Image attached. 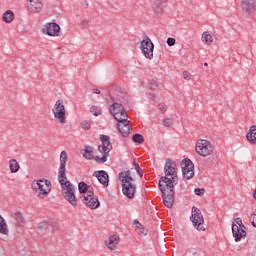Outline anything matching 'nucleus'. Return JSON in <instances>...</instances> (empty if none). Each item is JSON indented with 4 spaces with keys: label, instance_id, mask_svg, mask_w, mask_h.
Masks as SVG:
<instances>
[{
    "label": "nucleus",
    "instance_id": "f3484780",
    "mask_svg": "<svg viewBox=\"0 0 256 256\" xmlns=\"http://www.w3.org/2000/svg\"><path fill=\"white\" fill-rule=\"evenodd\" d=\"M242 11L247 15H253L256 11V2L255 0H242Z\"/></svg>",
    "mask_w": 256,
    "mask_h": 256
},
{
    "label": "nucleus",
    "instance_id": "aec40b11",
    "mask_svg": "<svg viewBox=\"0 0 256 256\" xmlns=\"http://www.w3.org/2000/svg\"><path fill=\"white\" fill-rule=\"evenodd\" d=\"M94 175L101 185H104V187H109V174H107V171L99 170L94 172Z\"/></svg>",
    "mask_w": 256,
    "mask_h": 256
},
{
    "label": "nucleus",
    "instance_id": "4be33fe9",
    "mask_svg": "<svg viewBox=\"0 0 256 256\" xmlns=\"http://www.w3.org/2000/svg\"><path fill=\"white\" fill-rule=\"evenodd\" d=\"M81 154L83 155L84 159H88V161H95V156H93V147L85 146L82 150Z\"/></svg>",
    "mask_w": 256,
    "mask_h": 256
},
{
    "label": "nucleus",
    "instance_id": "de8ad7c7",
    "mask_svg": "<svg viewBox=\"0 0 256 256\" xmlns=\"http://www.w3.org/2000/svg\"><path fill=\"white\" fill-rule=\"evenodd\" d=\"M208 65H209V64H208L207 62L204 63V67H208Z\"/></svg>",
    "mask_w": 256,
    "mask_h": 256
},
{
    "label": "nucleus",
    "instance_id": "0eeeda50",
    "mask_svg": "<svg viewBox=\"0 0 256 256\" xmlns=\"http://www.w3.org/2000/svg\"><path fill=\"white\" fill-rule=\"evenodd\" d=\"M214 150L215 148L213 147V144L208 140L199 139L196 142V153L201 157H209V155H213Z\"/></svg>",
    "mask_w": 256,
    "mask_h": 256
},
{
    "label": "nucleus",
    "instance_id": "72a5a7b5",
    "mask_svg": "<svg viewBox=\"0 0 256 256\" xmlns=\"http://www.w3.org/2000/svg\"><path fill=\"white\" fill-rule=\"evenodd\" d=\"M49 228V223L48 222H40L39 224H38V229H39V231H45V230H47Z\"/></svg>",
    "mask_w": 256,
    "mask_h": 256
},
{
    "label": "nucleus",
    "instance_id": "423d86ee",
    "mask_svg": "<svg viewBox=\"0 0 256 256\" xmlns=\"http://www.w3.org/2000/svg\"><path fill=\"white\" fill-rule=\"evenodd\" d=\"M232 235L235 238L236 243H239L241 239H245L247 237L245 225H243V220H241V218H236L232 223Z\"/></svg>",
    "mask_w": 256,
    "mask_h": 256
},
{
    "label": "nucleus",
    "instance_id": "c756f323",
    "mask_svg": "<svg viewBox=\"0 0 256 256\" xmlns=\"http://www.w3.org/2000/svg\"><path fill=\"white\" fill-rule=\"evenodd\" d=\"M132 141L133 143H138L139 145H143L145 143V138L143 135L136 133L132 136Z\"/></svg>",
    "mask_w": 256,
    "mask_h": 256
},
{
    "label": "nucleus",
    "instance_id": "4468645a",
    "mask_svg": "<svg viewBox=\"0 0 256 256\" xmlns=\"http://www.w3.org/2000/svg\"><path fill=\"white\" fill-rule=\"evenodd\" d=\"M140 49L143 55L146 57V59H153V51L155 49V45L153 44L149 37L142 40Z\"/></svg>",
    "mask_w": 256,
    "mask_h": 256
},
{
    "label": "nucleus",
    "instance_id": "9b49d317",
    "mask_svg": "<svg viewBox=\"0 0 256 256\" xmlns=\"http://www.w3.org/2000/svg\"><path fill=\"white\" fill-rule=\"evenodd\" d=\"M182 175L184 179H193L195 176V165L191 161V159H184L181 162Z\"/></svg>",
    "mask_w": 256,
    "mask_h": 256
},
{
    "label": "nucleus",
    "instance_id": "bb28decb",
    "mask_svg": "<svg viewBox=\"0 0 256 256\" xmlns=\"http://www.w3.org/2000/svg\"><path fill=\"white\" fill-rule=\"evenodd\" d=\"M14 19H15V14L11 10H7L3 14V21H5V23H12Z\"/></svg>",
    "mask_w": 256,
    "mask_h": 256
},
{
    "label": "nucleus",
    "instance_id": "f03ea898",
    "mask_svg": "<svg viewBox=\"0 0 256 256\" xmlns=\"http://www.w3.org/2000/svg\"><path fill=\"white\" fill-rule=\"evenodd\" d=\"M58 181L62 188V197L72 205L77 207V196H75V185L71 181L67 180V174H64V178L58 176Z\"/></svg>",
    "mask_w": 256,
    "mask_h": 256
},
{
    "label": "nucleus",
    "instance_id": "2eb2a0df",
    "mask_svg": "<svg viewBox=\"0 0 256 256\" xmlns=\"http://www.w3.org/2000/svg\"><path fill=\"white\" fill-rule=\"evenodd\" d=\"M112 103H120L122 105H129V94L121 87H116V96H111Z\"/></svg>",
    "mask_w": 256,
    "mask_h": 256
},
{
    "label": "nucleus",
    "instance_id": "7c9ffc66",
    "mask_svg": "<svg viewBox=\"0 0 256 256\" xmlns=\"http://www.w3.org/2000/svg\"><path fill=\"white\" fill-rule=\"evenodd\" d=\"M89 189H90V186L87 185V183L79 182V184H78L79 193H81V194L87 193V191H89Z\"/></svg>",
    "mask_w": 256,
    "mask_h": 256
},
{
    "label": "nucleus",
    "instance_id": "e433bc0d",
    "mask_svg": "<svg viewBox=\"0 0 256 256\" xmlns=\"http://www.w3.org/2000/svg\"><path fill=\"white\" fill-rule=\"evenodd\" d=\"M81 127L85 131H89V129H91V123L89 121L85 120V121L81 122Z\"/></svg>",
    "mask_w": 256,
    "mask_h": 256
},
{
    "label": "nucleus",
    "instance_id": "c85d7f7f",
    "mask_svg": "<svg viewBox=\"0 0 256 256\" xmlns=\"http://www.w3.org/2000/svg\"><path fill=\"white\" fill-rule=\"evenodd\" d=\"M202 41L206 45H211V43H213V36L211 34H209L208 32H204L202 34Z\"/></svg>",
    "mask_w": 256,
    "mask_h": 256
},
{
    "label": "nucleus",
    "instance_id": "a19ab883",
    "mask_svg": "<svg viewBox=\"0 0 256 256\" xmlns=\"http://www.w3.org/2000/svg\"><path fill=\"white\" fill-rule=\"evenodd\" d=\"M183 79H185L186 81H191V73H189L188 71H184L182 73Z\"/></svg>",
    "mask_w": 256,
    "mask_h": 256
},
{
    "label": "nucleus",
    "instance_id": "ddd939ff",
    "mask_svg": "<svg viewBox=\"0 0 256 256\" xmlns=\"http://www.w3.org/2000/svg\"><path fill=\"white\" fill-rule=\"evenodd\" d=\"M42 33L49 37H59L61 35V26L55 22L46 23L42 27Z\"/></svg>",
    "mask_w": 256,
    "mask_h": 256
},
{
    "label": "nucleus",
    "instance_id": "cd10ccee",
    "mask_svg": "<svg viewBox=\"0 0 256 256\" xmlns=\"http://www.w3.org/2000/svg\"><path fill=\"white\" fill-rule=\"evenodd\" d=\"M134 226H135V230L138 231V233H140L141 235H147V229L143 227L142 223H140L137 220H134Z\"/></svg>",
    "mask_w": 256,
    "mask_h": 256
},
{
    "label": "nucleus",
    "instance_id": "b1692460",
    "mask_svg": "<svg viewBox=\"0 0 256 256\" xmlns=\"http://www.w3.org/2000/svg\"><path fill=\"white\" fill-rule=\"evenodd\" d=\"M249 143L256 145V125L251 126L249 132L246 135Z\"/></svg>",
    "mask_w": 256,
    "mask_h": 256
},
{
    "label": "nucleus",
    "instance_id": "2f4dec72",
    "mask_svg": "<svg viewBox=\"0 0 256 256\" xmlns=\"http://www.w3.org/2000/svg\"><path fill=\"white\" fill-rule=\"evenodd\" d=\"M90 113H92V115H94V117H99V115H101V113H102L101 107L92 106L90 108Z\"/></svg>",
    "mask_w": 256,
    "mask_h": 256
},
{
    "label": "nucleus",
    "instance_id": "a211bd4d",
    "mask_svg": "<svg viewBox=\"0 0 256 256\" xmlns=\"http://www.w3.org/2000/svg\"><path fill=\"white\" fill-rule=\"evenodd\" d=\"M67 159H68L67 152L62 151L60 153V166H59V169H58V176L63 177V178H65V175H67L65 173L66 165H67Z\"/></svg>",
    "mask_w": 256,
    "mask_h": 256
},
{
    "label": "nucleus",
    "instance_id": "20e7f679",
    "mask_svg": "<svg viewBox=\"0 0 256 256\" xmlns=\"http://www.w3.org/2000/svg\"><path fill=\"white\" fill-rule=\"evenodd\" d=\"M100 141L102 145L98 146L99 153H102V157L99 156L95 157V161L97 163H107V158L109 157V153L113 150V144H111V137L107 135H100Z\"/></svg>",
    "mask_w": 256,
    "mask_h": 256
},
{
    "label": "nucleus",
    "instance_id": "79ce46f5",
    "mask_svg": "<svg viewBox=\"0 0 256 256\" xmlns=\"http://www.w3.org/2000/svg\"><path fill=\"white\" fill-rule=\"evenodd\" d=\"M80 26H81L82 29H89V22H88V20H83L80 23Z\"/></svg>",
    "mask_w": 256,
    "mask_h": 256
},
{
    "label": "nucleus",
    "instance_id": "c9c22d12",
    "mask_svg": "<svg viewBox=\"0 0 256 256\" xmlns=\"http://www.w3.org/2000/svg\"><path fill=\"white\" fill-rule=\"evenodd\" d=\"M149 87L150 89H157V87H159V82H157V79H151L149 81Z\"/></svg>",
    "mask_w": 256,
    "mask_h": 256
},
{
    "label": "nucleus",
    "instance_id": "a878e982",
    "mask_svg": "<svg viewBox=\"0 0 256 256\" xmlns=\"http://www.w3.org/2000/svg\"><path fill=\"white\" fill-rule=\"evenodd\" d=\"M0 233L2 235H9V228H7V222L5 221V218L0 215Z\"/></svg>",
    "mask_w": 256,
    "mask_h": 256
},
{
    "label": "nucleus",
    "instance_id": "dca6fc26",
    "mask_svg": "<svg viewBox=\"0 0 256 256\" xmlns=\"http://www.w3.org/2000/svg\"><path fill=\"white\" fill-rule=\"evenodd\" d=\"M117 123V129L120 135H122V137H129V135H131V131H133V128L129 125V120L125 118L123 120H118Z\"/></svg>",
    "mask_w": 256,
    "mask_h": 256
},
{
    "label": "nucleus",
    "instance_id": "49530a36",
    "mask_svg": "<svg viewBox=\"0 0 256 256\" xmlns=\"http://www.w3.org/2000/svg\"><path fill=\"white\" fill-rule=\"evenodd\" d=\"M253 197H254V199L256 200V189H255L254 192H253Z\"/></svg>",
    "mask_w": 256,
    "mask_h": 256
},
{
    "label": "nucleus",
    "instance_id": "473e14b6",
    "mask_svg": "<svg viewBox=\"0 0 256 256\" xmlns=\"http://www.w3.org/2000/svg\"><path fill=\"white\" fill-rule=\"evenodd\" d=\"M133 165L135 167V170L137 171L138 175L140 177H143V170H141V167L139 166V163H137V160H133Z\"/></svg>",
    "mask_w": 256,
    "mask_h": 256
},
{
    "label": "nucleus",
    "instance_id": "ea45409f",
    "mask_svg": "<svg viewBox=\"0 0 256 256\" xmlns=\"http://www.w3.org/2000/svg\"><path fill=\"white\" fill-rule=\"evenodd\" d=\"M166 43H167L168 47H173V45H175V43H176V40H175V38L169 37V38H167Z\"/></svg>",
    "mask_w": 256,
    "mask_h": 256
},
{
    "label": "nucleus",
    "instance_id": "7ed1b4c3",
    "mask_svg": "<svg viewBox=\"0 0 256 256\" xmlns=\"http://www.w3.org/2000/svg\"><path fill=\"white\" fill-rule=\"evenodd\" d=\"M119 181L122 183V192L128 199H133L135 193H137V186L133 184V177L131 176V171L127 170L125 172L119 173Z\"/></svg>",
    "mask_w": 256,
    "mask_h": 256
},
{
    "label": "nucleus",
    "instance_id": "f257e3e1",
    "mask_svg": "<svg viewBox=\"0 0 256 256\" xmlns=\"http://www.w3.org/2000/svg\"><path fill=\"white\" fill-rule=\"evenodd\" d=\"M165 176H162L158 182L159 189L162 193V199L165 207L171 209L175 203V185L179 183L177 176V163L167 160L164 165Z\"/></svg>",
    "mask_w": 256,
    "mask_h": 256
},
{
    "label": "nucleus",
    "instance_id": "a18cd8bd",
    "mask_svg": "<svg viewBox=\"0 0 256 256\" xmlns=\"http://www.w3.org/2000/svg\"><path fill=\"white\" fill-rule=\"evenodd\" d=\"M89 191H93V187L90 186V188H88V190H87V192H86L87 195H89Z\"/></svg>",
    "mask_w": 256,
    "mask_h": 256
},
{
    "label": "nucleus",
    "instance_id": "58836bf2",
    "mask_svg": "<svg viewBox=\"0 0 256 256\" xmlns=\"http://www.w3.org/2000/svg\"><path fill=\"white\" fill-rule=\"evenodd\" d=\"M158 109L160 111V113H165L167 112V104L165 103H161L158 105Z\"/></svg>",
    "mask_w": 256,
    "mask_h": 256
},
{
    "label": "nucleus",
    "instance_id": "f8f14e48",
    "mask_svg": "<svg viewBox=\"0 0 256 256\" xmlns=\"http://www.w3.org/2000/svg\"><path fill=\"white\" fill-rule=\"evenodd\" d=\"M82 203L86 205L89 209H99L101 206V203L99 202V198L95 196V193L93 191H89V194L86 196H82Z\"/></svg>",
    "mask_w": 256,
    "mask_h": 256
},
{
    "label": "nucleus",
    "instance_id": "39448f33",
    "mask_svg": "<svg viewBox=\"0 0 256 256\" xmlns=\"http://www.w3.org/2000/svg\"><path fill=\"white\" fill-rule=\"evenodd\" d=\"M51 181L47 179L34 180L32 182V189L34 195L40 199H45L51 193Z\"/></svg>",
    "mask_w": 256,
    "mask_h": 256
},
{
    "label": "nucleus",
    "instance_id": "6e6552de",
    "mask_svg": "<svg viewBox=\"0 0 256 256\" xmlns=\"http://www.w3.org/2000/svg\"><path fill=\"white\" fill-rule=\"evenodd\" d=\"M54 118L58 120V122L61 123V125H65L67 121V110H65V104L63 103V100H57L54 104V108L52 109Z\"/></svg>",
    "mask_w": 256,
    "mask_h": 256
},
{
    "label": "nucleus",
    "instance_id": "c03bdc74",
    "mask_svg": "<svg viewBox=\"0 0 256 256\" xmlns=\"http://www.w3.org/2000/svg\"><path fill=\"white\" fill-rule=\"evenodd\" d=\"M93 93H95L96 95H101V90L95 88L93 89Z\"/></svg>",
    "mask_w": 256,
    "mask_h": 256
},
{
    "label": "nucleus",
    "instance_id": "6ab92c4d",
    "mask_svg": "<svg viewBox=\"0 0 256 256\" xmlns=\"http://www.w3.org/2000/svg\"><path fill=\"white\" fill-rule=\"evenodd\" d=\"M30 5L28 11L30 13H41L43 11V2L41 0H28Z\"/></svg>",
    "mask_w": 256,
    "mask_h": 256
},
{
    "label": "nucleus",
    "instance_id": "37998d69",
    "mask_svg": "<svg viewBox=\"0 0 256 256\" xmlns=\"http://www.w3.org/2000/svg\"><path fill=\"white\" fill-rule=\"evenodd\" d=\"M148 98L151 100V101H155V99H157V96L155 94H150L148 96Z\"/></svg>",
    "mask_w": 256,
    "mask_h": 256
},
{
    "label": "nucleus",
    "instance_id": "5701e85b",
    "mask_svg": "<svg viewBox=\"0 0 256 256\" xmlns=\"http://www.w3.org/2000/svg\"><path fill=\"white\" fill-rule=\"evenodd\" d=\"M13 219L16 222V225H18V227L25 226V217L23 216V213H21L20 211L14 213Z\"/></svg>",
    "mask_w": 256,
    "mask_h": 256
},
{
    "label": "nucleus",
    "instance_id": "412c9836",
    "mask_svg": "<svg viewBox=\"0 0 256 256\" xmlns=\"http://www.w3.org/2000/svg\"><path fill=\"white\" fill-rule=\"evenodd\" d=\"M105 245L110 249V251H115V249H117V245H119V236H110L109 239L105 241Z\"/></svg>",
    "mask_w": 256,
    "mask_h": 256
},
{
    "label": "nucleus",
    "instance_id": "9d476101",
    "mask_svg": "<svg viewBox=\"0 0 256 256\" xmlns=\"http://www.w3.org/2000/svg\"><path fill=\"white\" fill-rule=\"evenodd\" d=\"M110 113L117 121L127 119V112L125 111V107H123V104L119 102H113V104L110 105Z\"/></svg>",
    "mask_w": 256,
    "mask_h": 256
},
{
    "label": "nucleus",
    "instance_id": "f704fd0d",
    "mask_svg": "<svg viewBox=\"0 0 256 256\" xmlns=\"http://www.w3.org/2000/svg\"><path fill=\"white\" fill-rule=\"evenodd\" d=\"M162 125L164 127H172L173 125V119L171 118H165L163 121H162Z\"/></svg>",
    "mask_w": 256,
    "mask_h": 256
},
{
    "label": "nucleus",
    "instance_id": "1a4fd4ad",
    "mask_svg": "<svg viewBox=\"0 0 256 256\" xmlns=\"http://www.w3.org/2000/svg\"><path fill=\"white\" fill-rule=\"evenodd\" d=\"M190 219L197 231H205V228L203 227L205 220L203 219V214H201V210H199V208L195 206L192 207V216Z\"/></svg>",
    "mask_w": 256,
    "mask_h": 256
},
{
    "label": "nucleus",
    "instance_id": "393cba45",
    "mask_svg": "<svg viewBox=\"0 0 256 256\" xmlns=\"http://www.w3.org/2000/svg\"><path fill=\"white\" fill-rule=\"evenodd\" d=\"M9 169L10 173H17L19 169H21V166L19 165V162H17L16 159H11L9 161Z\"/></svg>",
    "mask_w": 256,
    "mask_h": 256
},
{
    "label": "nucleus",
    "instance_id": "4c0bfd02",
    "mask_svg": "<svg viewBox=\"0 0 256 256\" xmlns=\"http://www.w3.org/2000/svg\"><path fill=\"white\" fill-rule=\"evenodd\" d=\"M195 195H197L198 197H203V195H205V189H201V188H196L194 190Z\"/></svg>",
    "mask_w": 256,
    "mask_h": 256
}]
</instances>
